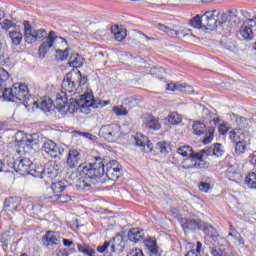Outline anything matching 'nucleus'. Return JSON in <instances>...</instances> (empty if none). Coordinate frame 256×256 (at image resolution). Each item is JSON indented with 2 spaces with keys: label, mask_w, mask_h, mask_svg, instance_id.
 I'll return each instance as SVG.
<instances>
[{
  "label": "nucleus",
  "mask_w": 256,
  "mask_h": 256,
  "mask_svg": "<svg viewBox=\"0 0 256 256\" xmlns=\"http://www.w3.org/2000/svg\"><path fill=\"white\" fill-rule=\"evenodd\" d=\"M250 23H255V20L249 19L247 22H244L242 26L240 27L239 33L244 39V41H253L255 38V32H253V25Z\"/></svg>",
  "instance_id": "f8f14e48"
},
{
  "label": "nucleus",
  "mask_w": 256,
  "mask_h": 256,
  "mask_svg": "<svg viewBox=\"0 0 256 256\" xmlns=\"http://www.w3.org/2000/svg\"><path fill=\"white\" fill-rule=\"evenodd\" d=\"M7 81H9V72L3 68H0V87Z\"/></svg>",
  "instance_id": "09e8293b"
},
{
  "label": "nucleus",
  "mask_w": 256,
  "mask_h": 256,
  "mask_svg": "<svg viewBox=\"0 0 256 256\" xmlns=\"http://www.w3.org/2000/svg\"><path fill=\"white\" fill-rule=\"evenodd\" d=\"M202 17L204 18V29H209L210 31H213V29L217 27V19L213 18V14L205 13Z\"/></svg>",
  "instance_id": "b1692460"
},
{
  "label": "nucleus",
  "mask_w": 256,
  "mask_h": 256,
  "mask_svg": "<svg viewBox=\"0 0 256 256\" xmlns=\"http://www.w3.org/2000/svg\"><path fill=\"white\" fill-rule=\"evenodd\" d=\"M181 227L184 231H197L203 227V221L201 219L182 218Z\"/></svg>",
  "instance_id": "2eb2a0df"
},
{
  "label": "nucleus",
  "mask_w": 256,
  "mask_h": 256,
  "mask_svg": "<svg viewBox=\"0 0 256 256\" xmlns=\"http://www.w3.org/2000/svg\"><path fill=\"white\" fill-rule=\"evenodd\" d=\"M182 119H181V115H179L178 113L174 112L171 113L167 118H166V123L168 125H179V123H181Z\"/></svg>",
  "instance_id": "473e14b6"
},
{
  "label": "nucleus",
  "mask_w": 256,
  "mask_h": 256,
  "mask_svg": "<svg viewBox=\"0 0 256 256\" xmlns=\"http://www.w3.org/2000/svg\"><path fill=\"white\" fill-rule=\"evenodd\" d=\"M24 26V39L28 45L31 43H35V41H43V39H47L49 35H47V30L45 29H34L31 27L29 21L25 20L23 22Z\"/></svg>",
  "instance_id": "20e7f679"
},
{
  "label": "nucleus",
  "mask_w": 256,
  "mask_h": 256,
  "mask_svg": "<svg viewBox=\"0 0 256 256\" xmlns=\"http://www.w3.org/2000/svg\"><path fill=\"white\" fill-rule=\"evenodd\" d=\"M34 105H36V107H39V109L44 111V113L51 112V109H53V105L57 109V106H55V102L53 103V100H51V98L49 97H44L40 102L35 101Z\"/></svg>",
  "instance_id": "412c9836"
},
{
  "label": "nucleus",
  "mask_w": 256,
  "mask_h": 256,
  "mask_svg": "<svg viewBox=\"0 0 256 256\" xmlns=\"http://www.w3.org/2000/svg\"><path fill=\"white\" fill-rule=\"evenodd\" d=\"M121 172V167L108 168L106 170V175L109 179H119V173Z\"/></svg>",
  "instance_id": "e433bc0d"
},
{
  "label": "nucleus",
  "mask_w": 256,
  "mask_h": 256,
  "mask_svg": "<svg viewBox=\"0 0 256 256\" xmlns=\"http://www.w3.org/2000/svg\"><path fill=\"white\" fill-rule=\"evenodd\" d=\"M156 149L160 152V153H170L171 151V143L169 142H158L156 144Z\"/></svg>",
  "instance_id": "c9c22d12"
},
{
  "label": "nucleus",
  "mask_w": 256,
  "mask_h": 256,
  "mask_svg": "<svg viewBox=\"0 0 256 256\" xmlns=\"http://www.w3.org/2000/svg\"><path fill=\"white\" fill-rule=\"evenodd\" d=\"M99 137L108 143H115L121 137V126L117 124L103 125L99 130Z\"/></svg>",
  "instance_id": "39448f33"
},
{
  "label": "nucleus",
  "mask_w": 256,
  "mask_h": 256,
  "mask_svg": "<svg viewBox=\"0 0 256 256\" xmlns=\"http://www.w3.org/2000/svg\"><path fill=\"white\" fill-rule=\"evenodd\" d=\"M21 206V198L11 197L4 201V211L6 213H16Z\"/></svg>",
  "instance_id": "a211bd4d"
},
{
  "label": "nucleus",
  "mask_w": 256,
  "mask_h": 256,
  "mask_svg": "<svg viewBox=\"0 0 256 256\" xmlns=\"http://www.w3.org/2000/svg\"><path fill=\"white\" fill-rule=\"evenodd\" d=\"M202 247H203V244L201 242H197L196 251H195V253H197V255L201 254Z\"/></svg>",
  "instance_id": "680f3d73"
},
{
  "label": "nucleus",
  "mask_w": 256,
  "mask_h": 256,
  "mask_svg": "<svg viewBox=\"0 0 256 256\" xmlns=\"http://www.w3.org/2000/svg\"><path fill=\"white\" fill-rule=\"evenodd\" d=\"M1 28L3 29V31H9V29L13 28V27H17V24H15L14 22H12L9 19H5L2 23H0Z\"/></svg>",
  "instance_id": "a18cd8bd"
},
{
  "label": "nucleus",
  "mask_w": 256,
  "mask_h": 256,
  "mask_svg": "<svg viewBox=\"0 0 256 256\" xmlns=\"http://www.w3.org/2000/svg\"><path fill=\"white\" fill-rule=\"evenodd\" d=\"M51 189H52L53 193H63V191L67 189V181L62 180L59 182H54L51 185Z\"/></svg>",
  "instance_id": "7c9ffc66"
},
{
  "label": "nucleus",
  "mask_w": 256,
  "mask_h": 256,
  "mask_svg": "<svg viewBox=\"0 0 256 256\" xmlns=\"http://www.w3.org/2000/svg\"><path fill=\"white\" fill-rule=\"evenodd\" d=\"M185 256H199L195 250H190Z\"/></svg>",
  "instance_id": "338daca9"
},
{
  "label": "nucleus",
  "mask_w": 256,
  "mask_h": 256,
  "mask_svg": "<svg viewBox=\"0 0 256 256\" xmlns=\"http://www.w3.org/2000/svg\"><path fill=\"white\" fill-rule=\"evenodd\" d=\"M78 171L80 178L76 181L77 191H90L91 185L105 175V159L95 157L92 162L80 165Z\"/></svg>",
  "instance_id": "f03ea898"
},
{
  "label": "nucleus",
  "mask_w": 256,
  "mask_h": 256,
  "mask_svg": "<svg viewBox=\"0 0 256 256\" xmlns=\"http://www.w3.org/2000/svg\"><path fill=\"white\" fill-rule=\"evenodd\" d=\"M112 111L116 117H127V115H129V111H127V108L123 107V105L113 107Z\"/></svg>",
  "instance_id": "4c0bfd02"
},
{
  "label": "nucleus",
  "mask_w": 256,
  "mask_h": 256,
  "mask_svg": "<svg viewBox=\"0 0 256 256\" xmlns=\"http://www.w3.org/2000/svg\"><path fill=\"white\" fill-rule=\"evenodd\" d=\"M167 90L168 91H183L184 93H187L188 95H191L194 91L191 86H186L183 84H175V83L168 84Z\"/></svg>",
  "instance_id": "393cba45"
},
{
  "label": "nucleus",
  "mask_w": 256,
  "mask_h": 256,
  "mask_svg": "<svg viewBox=\"0 0 256 256\" xmlns=\"http://www.w3.org/2000/svg\"><path fill=\"white\" fill-rule=\"evenodd\" d=\"M63 241V245L64 247H71V245H73V241L69 240V239H62Z\"/></svg>",
  "instance_id": "052dcab7"
},
{
  "label": "nucleus",
  "mask_w": 256,
  "mask_h": 256,
  "mask_svg": "<svg viewBox=\"0 0 256 256\" xmlns=\"http://www.w3.org/2000/svg\"><path fill=\"white\" fill-rule=\"evenodd\" d=\"M42 243L46 247H51L53 245H57L58 243H61V237L59 234L48 231L43 237H42Z\"/></svg>",
  "instance_id": "6ab92c4d"
},
{
  "label": "nucleus",
  "mask_w": 256,
  "mask_h": 256,
  "mask_svg": "<svg viewBox=\"0 0 256 256\" xmlns=\"http://www.w3.org/2000/svg\"><path fill=\"white\" fill-rule=\"evenodd\" d=\"M59 39L55 31H50L46 40L39 46L38 55L40 59H45V55L55 49V42Z\"/></svg>",
  "instance_id": "6e6552de"
},
{
  "label": "nucleus",
  "mask_w": 256,
  "mask_h": 256,
  "mask_svg": "<svg viewBox=\"0 0 256 256\" xmlns=\"http://www.w3.org/2000/svg\"><path fill=\"white\" fill-rule=\"evenodd\" d=\"M29 88L26 84L16 83L12 88H6L3 91V99L5 101H27L29 99Z\"/></svg>",
  "instance_id": "7ed1b4c3"
},
{
  "label": "nucleus",
  "mask_w": 256,
  "mask_h": 256,
  "mask_svg": "<svg viewBox=\"0 0 256 256\" xmlns=\"http://www.w3.org/2000/svg\"><path fill=\"white\" fill-rule=\"evenodd\" d=\"M125 246V238H123V235L117 234L113 237V240L111 241V252L123 253Z\"/></svg>",
  "instance_id": "f3484780"
},
{
  "label": "nucleus",
  "mask_w": 256,
  "mask_h": 256,
  "mask_svg": "<svg viewBox=\"0 0 256 256\" xmlns=\"http://www.w3.org/2000/svg\"><path fill=\"white\" fill-rule=\"evenodd\" d=\"M200 154L202 155V159H207V157H209V154H207L205 148L200 150Z\"/></svg>",
  "instance_id": "0e129e2a"
},
{
  "label": "nucleus",
  "mask_w": 256,
  "mask_h": 256,
  "mask_svg": "<svg viewBox=\"0 0 256 256\" xmlns=\"http://www.w3.org/2000/svg\"><path fill=\"white\" fill-rule=\"evenodd\" d=\"M227 131H229V128L227 127V124L222 123L218 126V133L220 135H226Z\"/></svg>",
  "instance_id": "6e6d98bb"
},
{
  "label": "nucleus",
  "mask_w": 256,
  "mask_h": 256,
  "mask_svg": "<svg viewBox=\"0 0 256 256\" xmlns=\"http://www.w3.org/2000/svg\"><path fill=\"white\" fill-rule=\"evenodd\" d=\"M69 65H70V67H81V58L70 57Z\"/></svg>",
  "instance_id": "864d4df0"
},
{
  "label": "nucleus",
  "mask_w": 256,
  "mask_h": 256,
  "mask_svg": "<svg viewBox=\"0 0 256 256\" xmlns=\"http://www.w3.org/2000/svg\"><path fill=\"white\" fill-rule=\"evenodd\" d=\"M143 243L145 247H147L151 255H157V253H159V246L157 245V239L153 237H148L144 239Z\"/></svg>",
  "instance_id": "5701e85b"
},
{
  "label": "nucleus",
  "mask_w": 256,
  "mask_h": 256,
  "mask_svg": "<svg viewBox=\"0 0 256 256\" xmlns=\"http://www.w3.org/2000/svg\"><path fill=\"white\" fill-rule=\"evenodd\" d=\"M143 237H145V231L140 228H132L128 232V239L132 241V243H139L142 241Z\"/></svg>",
  "instance_id": "4be33fe9"
},
{
  "label": "nucleus",
  "mask_w": 256,
  "mask_h": 256,
  "mask_svg": "<svg viewBox=\"0 0 256 256\" xmlns=\"http://www.w3.org/2000/svg\"><path fill=\"white\" fill-rule=\"evenodd\" d=\"M158 29L160 30V31H163L164 33H168V31H169V27H167V26H165V25H163V24H160L159 26H158Z\"/></svg>",
  "instance_id": "e2e57ef3"
},
{
  "label": "nucleus",
  "mask_w": 256,
  "mask_h": 256,
  "mask_svg": "<svg viewBox=\"0 0 256 256\" xmlns=\"http://www.w3.org/2000/svg\"><path fill=\"white\" fill-rule=\"evenodd\" d=\"M190 24L194 27V29H203V27H204L203 20L201 19V16H199V15L195 16L191 20Z\"/></svg>",
  "instance_id": "a19ab883"
},
{
  "label": "nucleus",
  "mask_w": 256,
  "mask_h": 256,
  "mask_svg": "<svg viewBox=\"0 0 256 256\" xmlns=\"http://www.w3.org/2000/svg\"><path fill=\"white\" fill-rule=\"evenodd\" d=\"M134 141L136 147H140V151L143 153H151L153 151V144L147 141V138L141 134H136L134 136Z\"/></svg>",
  "instance_id": "dca6fc26"
},
{
  "label": "nucleus",
  "mask_w": 256,
  "mask_h": 256,
  "mask_svg": "<svg viewBox=\"0 0 256 256\" xmlns=\"http://www.w3.org/2000/svg\"><path fill=\"white\" fill-rule=\"evenodd\" d=\"M12 45H21V42L23 41V34L20 31L12 30L8 33Z\"/></svg>",
  "instance_id": "c756f323"
},
{
  "label": "nucleus",
  "mask_w": 256,
  "mask_h": 256,
  "mask_svg": "<svg viewBox=\"0 0 256 256\" xmlns=\"http://www.w3.org/2000/svg\"><path fill=\"white\" fill-rule=\"evenodd\" d=\"M79 253H83L86 256H95V246L89 244H77Z\"/></svg>",
  "instance_id": "cd10ccee"
},
{
  "label": "nucleus",
  "mask_w": 256,
  "mask_h": 256,
  "mask_svg": "<svg viewBox=\"0 0 256 256\" xmlns=\"http://www.w3.org/2000/svg\"><path fill=\"white\" fill-rule=\"evenodd\" d=\"M62 91L57 94L55 99V107L61 115L65 113H84L89 115L91 109H99V107H107L111 105L109 100H95L93 92L87 91V78L78 72H69L64 77L62 84ZM79 95V98L73 97Z\"/></svg>",
  "instance_id": "f257e3e1"
},
{
  "label": "nucleus",
  "mask_w": 256,
  "mask_h": 256,
  "mask_svg": "<svg viewBox=\"0 0 256 256\" xmlns=\"http://www.w3.org/2000/svg\"><path fill=\"white\" fill-rule=\"evenodd\" d=\"M115 167H120L117 160H111L108 164H106V171L108 169H115Z\"/></svg>",
  "instance_id": "4d7b16f0"
},
{
  "label": "nucleus",
  "mask_w": 256,
  "mask_h": 256,
  "mask_svg": "<svg viewBox=\"0 0 256 256\" xmlns=\"http://www.w3.org/2000/svg\"><path fill=\"white\" fill-rule=\"evenodd\" d=\"M79 161H81V153L77 150H70L67 158V165L70 169H75L79 166Z\"/></svg>",
  "instance_id": "aec40b11"
},
{
  "label": "nucleus",
  "mask_w": 256,
  "mask_h": 256,
  "mask_svg": "<svg viewBox=\"0 0 256 256\" xmlns=\"http://www.w3.org/2000/svg\"><path fill=\"white\" fill-rule=\"evenodd\" d=\"M59 175V166H56V168H47L44 169V181L45 183H49L50 181H53L56 177Z\"/></svg>",
  "instance_id": "bb28decb"
},
{
  "label": "nucleus",
  "mask_w": 256,
  "mask_h": 256,
  "mask_svg": "<svg viewBox=\"0 0 256 256\" xmlns=\"http://www.w3.org/2000/svg\"><path fill=\"white\" fill-rule=\"evenodd\" d=\"M192 129L194 135H198L199 137H201V135H204V140L202 141L204 145H209V143L213 141V133H215L214 127H209L207 129V125H205L203 122L196 121L193 124Z\"/></svg>",
  "instance_id": "423d86ee"
},
{
  "label": "nucleus",
  "mask_w": 256,
  "mask_h": 256,
  "mask_svg": "<svg viewBox=\"0 0 256 256\" xmlns=\"http://www.w3.org/2000/svg\"><path fill=\"white\" fill-rule=\"evenodd\" d=\"M202 118L208 123H213V113H211L207 108L202 109Z\"/></svg>",
  "instance_id": "49530a36"
},
{
  "label": "nucleus",
  "mask_w": 256,
  "mask_h": 256,
  "mask_svg": "<svg viewBox=\"0 0 256 256\" xmlns=\"http://www.w3.org/2000/svg\"><path fill=\"white\" fill-rule=\"evenodd\" d=\"M136 101L133 98H126L124 101V105H135Z\"/></svg>",
  "instance_id": "bf43d9fd"
},
{
  "label": "nucleus",
  "mask_w": 256,
  "mask_h": 256,
  "mask_svg": "<svg viewBox=\"0 0 256 256\" xmlns=\"http://www.w3.org/2000/svg\"><path fill=\"white\" fill-rule=\"evenodd\" d=\"M42 151L52 157V159H57V157H61L65 152V149L58 147L57 143L53 140H47L42 145Z\"/></svg>",
  "instance_id": "9d476101"
},
{
  "label": "nucleus",
  "mask_w": 256,
  "mask_h": 256,
  "mask_svg": "<svg viewBox=\"0 0 256 256\" xmlns=\"http://www.w3.org/2000/svg\"><path fill=\"white\" fill-rule=\"evenodd\" d=\"M210 253H211V255H213V256H225V255H229V254L223 253V251H222L221 249H218V250H217V248H214V247L210 248Z\"/></svg>",
  "instance_id": "5fc2aeb1"
},
{
  "label": "nucleus",
  "mask_w": 256,
  "mask_h": 256,
  "mask_svg": "<svg viewBox=\"0 0 256 256\" xmlns=\"http://www.w3.org/2000/svg\"><path fill=\"white\" fill-rule=\"evenodd\" d=\"M213 155L215 157H221L223 155V146L221 144L217 143L214 145Z\"/></svg>",
  "instance_id": "8fccbe9b"
},
{
  "label": "nucleus",
  "mask_w": 256,
  "mask_h": 256,
  "mask_svg": "<svg viewBox=\"0 0 256 256\" xmlns=\"http://www.w3.org/2000/svg\"><path fill=\"white\" fill-rule=\"evenodd\" d=\"M202 227H204L205 235L213 237V235L215 234V228L213 227V225L205 224V222H203Z\"/></svg>",
  "instance_id": "de8ad7c7"
},
{
  "label": "nucleus",
  "mask_w": 256,
  "mask_h": 256,
  "mask_svg": "<svg viewBox=\"0 0 256 256\" xmlns=\"http://www.w3.org/2000/svg\"><path fill=\"white\" fill-rule=\"evenodd\" d=\"M206 150V153L208 154V157L213 155V148L212 147H206L204 148Z\"/></svg>",
  "instance_id": "69168bd1"
},
{
  "label": "nucleus",
  "mask_w": 256,
  "mask_h": 256,
  "mask_svg": "<svg viewBox=\"0 0 256 256\" xmlns=\"http://www.w3.org/2000/svg\"><path fill=\"white\" fill-rule=\"evenodd\" d=\"M31 169V160L29 158H20L14 162V170L20 175H29Z\"/></svg>",
  "instance_id": "4468645a"
},
{
  "label": "nucleus",
  "mask_w": 256,
  "mask_h": 256,
  "mask_svg": "<svg viewBox=\"0 0 256 256\" xmlns=\"http://www.w3.org/2000/svg\"><path fill=\"white\" fill-rule=\"evenodd\" d=\"M142 121V125L146 129H150L151 131H159L161 129V122L152 114H144Z\"/></svg>",
  "instance_id": "ddd939ff"
},
{
  "label": "nucleus",
  "mask_w": 256,
  "mask_h": 256,
  "mask_svg": "<svg viewBox=\"0 0 256 256\" xmlns=\"http://www.w3.org/2000/svg\"><path fill=\"white\" fill-rule=\"evenodd\" d=\"M19 135L22 137L23 133L18 132L16 141L18 143V155H21V153H29L33 149V143H35V140L33 139V136H25L21 139H19Z\"/></svg>",
  "instance_id": "1a4fd4ad"
},
{
  "label": "nucleus",
  "mask_w": 256,
  "mask_h": 256,
  "mask_svg": "<svg viewBox=\"0 0 256 256\" xmlns=\"http://www.w3.org/2000/svg\"><path fill=\"white\" fill-rule=\"evenodd\" d=\"M190 157L191 158L184 160L182 165L183 169H207V167H209V162H203L201 151L194 153L192 150Z\"/></svg>",
  "instance_id": "0eeeda50"
},
{
  "label": "nucleus",
  "mask_w": 256,
  "mask_h": 256,
  "mask_svg": "<svg viewBox=\"0 0 256 256\" xmlns=\"http://www.w3.org/2000/svg\"><path fill=\"white\" fill-rule=\"evenodd\" d=\"M245 183L250 189H256V173L250 172L245 178Z\"/></svg>",
  "instance_id": "72a5a7b5"
},
{
  "label": "nucleus",
  "mask_w": 256,
  "mask_h": 256,
  "mask_svg": "<svg viewBox=\"0 0 256 256\" xmlns=\"http://www.w3.org/2000/svg\"><path fill=\"white\" fill-rule=\"evenodd\" d=\"M97 252L101 254L106 255H112L113 252H111V241H105L103 245H100L97 247Z\"/></svg>",
  "instance_id": "f704fd0d"
},
{
  "label": "nucleus",
  "mask_w": 256,
  "mask_h": 256,
  "mask_svg": "<svg viewBox=\"0 0 256 256\" xmlns=\"http://www.w3.org/2000/svg\"><path fill=\"white\" fill-rule=\"evenodd\" d=\"M229 138L231 141H234V143L242 141L245 139V131L241 128L231 130L229 133Z\"/></svg>",
  "instance_id": "c85d7f7f"
},
{
  "label": "nucleus",
  "mask_w": 256,
  "mask_h": 256,
  "mask_svg": "<svg viewBox=\"0 0 256 256\" xmlns=\"http://www.w3.org/2000/svg\"><path fill=\"white\" fill-rule=\"evenodd\" d=\"M52 199L59 201V203H69V201H71V196L67 194H56Z\"/></svg>",
  "instance_id": "37998d69"
},
{
  "label": "nucleus",
  "mask_w": 256,
  "mask_h": 256,
  "mask_svg": "<svg viewBox=\"0 0 256 256\" xmlns=\"http://www.w3.org/2000/svg\"><path fill=\"white\" fill-rule=\"evenodd\" d=\"M236 123H237V125H239L240 127H245V125H247V118H245V117H240V118L236 119Z\"/></svg>",
  "instance_id": "13d9d810"
},
{
  "label": "nucleus",
  "mask_w": 256,
  "mask_h": 256,
  "mask_svg": "<svg viewBox=\"0 0 256 256\" xmlns=\"http://www.w3.org/2000/svg\"><path fill=\"white\" fill-rule=\"evenodd\" d=\"M166 35L168 37H176L177 39H181V37H185V34H183V31H178L171 28H168V32Z\"/></svg>",
  "instance_id": "c03bdc74"
},
{
  "label": "nucleus",
  "mask_w": 256,
  "mask_h": 256,
  "mask_svg": "<svg viewBox=\"0 0 256 256\" xmlns=\"http://www.w3.org/2000/svg\"><path fill=\"white\" fill-rule=\"evenodd\" d=\"M245 151H247V138H244L236 142L235 148L236 155H242V153H245Z\"/></svg>",
  "instance_id": "2f4dec72"
},
{
  "label": "nucleus",
  "mask_w": 256,
  "mask_h": 256,
  "mask_svg": "<svg viewBox=\"0 0 256 256\" xmlns=\"http://www.w3.org/2000/svg\"><path fill=\"white\" fill-rule=\"evenodd\" d=\"M28 175H32V177H36L38 179H44L45 178V169L38 168V169L32 170L30 168Z\"/></svg>",
  "instance_id": "ea45409f"
},
{
  "label": "nucleus",
  "mask_w": 256,
  "mask_h": 256,
  "mask_svg": "<svg viewBox=\"0 0 256 256\" xmlns=\"http://www.w3.org/2000/svg\"><path fill=\"white\" fill-rule=\"evenodd\" d=\"M252 165H256V151L254 152L252 159H251Z\"/></svg>",
  "instance_id": "774afa93"
},
{
  "label": "nucleus",
  "mask_w": 256,
  "mask_h": 256,
  "mask_svg": "<svg viewBox=\"0 0 256 256\" xmlns=\"http://www.w3.org/2000/svg\"><path fill=\"white\" fill-rule=\"evenodd\" d=\"M226 163V172L225 175L230 181L237 183L241 179V174L237 172V164H231V157H226L224 159Z\"/></svg>",
  "instance_id": "9b49d317"
},
{
  "label": "nucleus",
  "mask_w": 256,
  "mask_h": 256,
  "mask_svg": "<svg viewBox=\"0 0 256 256\" xmlns=\"http://www.w3.org/2000/svg\"><path fill=\"white\" fill-rule=\"evenodd\" d=\"M127 256H145L143 250L140 248H132L129 250Z\"/></svg>",
  "instance_id": "603ef678"
},
{
  "label": "nucleus",
  "mask_w": 256,
  "mask_h": 256,
  "mask_svg": "<svg viewBox=\"0 0 256 256\" xmlns=\"http://www.w3.org/2000/svg\"><path fill=\"white\" fill-rule=\"evenodd\" d=\"M111 33L114 35L116 41H123L127 37V32L118 25L111 26Z\"/></svg>",
  "instance_id": "a878e982"
},
{
  "label": "nucleus",
  "mask_w": 256,
  "mask_h": 256,
  "mask_svg": "<svg viewBox=\"0 0 256 256\" xmlns=\"http://www.w3.org/2000/svg\"><path fill=\"white\" fill-rule=\"evenodd\" d=\"M56 57L58 61H67L69 58V49L63 50H56Z\"/></svg>",
  "instance_id": "79ce46f5"
},
{
  "label": "nucleus",
  "mask_w": 256,
  "mask_h": 256,
  "mask_svg": "<svg viewBox=\"0 0 256 256\" xmlns=\"http://www.w3.org/2000/svg\"><path fill=\"white\" fill-rule=\"evenodd\" d=\"M199 191H201L202 193H209V191L211 190V184L207 183V182H201L198 185Z\"/></svg>",
  "instance_id": "3c124183"
},
{
  "label": "nucleus",
  "mask_w": 256,
  "mask_h": 256,
  "mask_svg": "<svg viewBox=\"0 0 256 256\" xmlns=\"http://www.w3.org/2000/svg\"><path fill=\"white\" fill-rule=\"evenodd\" d=\"M192 151L193 148H191V146H181L177 149V153L182 157H190Z\"/></svg>",
  "instance_id": "58836bf2"
}]
</instances>
